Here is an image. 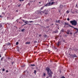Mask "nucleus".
Masks as SVG:
<instances>
[{
	"label": "nucleus",
	"instance_id": "3c124183",
	"mask_svg": "<svg viewBox=\"0 0 78 78\" xmlns=\"http://www.w3.org/2000/svg\"><path fill=\"white\" fill-rule=\"evenodd\" d=\"M22 2H23V1H24L23 0H22Z\"/></svg>",
	"mask_w": 78,
	"mask_h": 78
},
{
	"label": "nucleus",
	"instance_id": "49530a36",
	"mask_svg": "<svg viewBox=\"0 0 78 78\" xmlns=\"http://www.w3.org/2000/svg\"><path fill=\"white\" fill-rule=\"evenodd\" d=\"M28 5H30V3H28Z\"/></svg>",
	"mask_w": 78,
	"mask_h": 78
},
{
	"label": "nucleus",
	"instance_id": "9d476101",
	"mask_svg": "<svg viewBox=\"0 0 78 78\" xmlns=\"http://www.w3.org/2000/svg\"><path fill=\"white\" fill-rule=\"evenodd\" d=\"M60 43H61V42L60 41L58 42L57 44V46L58 47H59V44H60Z\"/></svg>",
	"mask_w": 78,
	"mask_h": 78
},
{
	"label": "nucleus",
	"instance_id": "052dcab7",
	"mask_svg": "<svg viewBox=\"0 0 78 78\" xmlns=\"http://www.w3.org/2000/svg\"><path fill=\"white\" fill-rule=\"evenodd\" d=\"M58 30L59 29V28H58Z\"/></svg>",
	"mask_w": 78,
	"mask_h": 78
},
{
	"label": "nucleus",
	"instance_id": "aec40b11",
	"mask_svg": "<svg viewBox=\"0 0 78 78\" xmlns=\"http://www.w3.org/2000/svg\"><path fill=\"white\" fill-rule=\"evenodd\" d=\"M8 60H9V61H10V60H11V58L8 57Z\"/></svg>",
	"mask_w": 78,
	"mask_h": 78
},
{
	"label": "nucleus",
	"instance_id": "0eeeda50",
	"mask_svg": "<svg viewBox=\"0 0 78 78\" xmlns=\"http://www.w3.org/2000/svg\"><path fill=\"white\" fill-rule=\"evenodd\" d=\"M6 45H11V44L10 43L8 42L6 44Z\"/></svg>",
	"mask_w": 78,
	"mask_h": 78
},
{
	"label": "nucleus",
	"instance_id": "1a4fd4ad",
	"mask_svg": "<svg viewBox=\"0 0 78 78\" xmlns=\"http://www.w3.org/2000/svg\"><path fill=\"white\" fill-rule=\"evenodd\" d=\"M69 58H74L73 55H70V56L69 57Z\"/></svg>",
	"mask_w": 78,
	"mask_h": 78
},
{
	"label": "nucleus",
	"instance_id": "f03ea898",
	"mask_svg": "<svg viewBox=\"0 0 78 78\" xmlns=\"http://www.w3.org/2000/svg\"><path fill=\"white\" fill-rule=\"evenodd\" d=\"M70 23L72 24V25L76 26L77 25V22L75 20H71L70 21Z\"/></svg>",
	"mask_w": 78,
	"mask_h": 78
},
{
	"label": "nucleus",
	"instance_id": "473e14b6",
	"mask_svg": "<svg viewBox=\"0 0 78 78\" xmlns=\"http://www.w3.org/2000/svg\"><path fill=\"white\" fill-rule=\"evenodd\" d=\"M67 20H68V21H69V20H70V19H69V18H68Z\"/></svg>",
	"mask_w": 78,
	"mask_h": 78
},
{
	"label": "nucleus",
	"instance_id": "58836bf2",
	"mask_svg": "<svg viewBox=\"0 0 78 78\" xmlns=\"http://www.w3.org/2000/svg\"><path fill=\"white\" fill-rule=\"evenodd\" d=\"M72 14H74V12H72Z\"/></svg>",
	"mask_w": 78,
	"mask_h": 78
},
{
	"label": "nucleus",
	"instance_id": "bb28decb",
	"mask_svg": "<svg viewBox=\"0 0 78 78\" xmlns=\"http://www.w3.org/2000/svg\"><path fill=\"white\" fill-rule=\"evenodd\" d=\"M45 11H43L42 12L43 13H45Z\"/></svg>",
	"mask_w": 78,
	"mask_h": 78
},
{
	"label": "nucleus",
	"instance_id": "6e6d98bb",
	"mask_svg": "<svg viewBox=\"0 0 78 78\" xmlns=\"http://www.w3.org/2000/svg\"><path fill=\"white\" fill-rule=\"evenodd\" d=\"M46 78H48V77H47Z\"/></svg>",
	"mask_w": 78,
	"mask_h": 78
},
{
	"label": "nucleus",
	"instance_id": "79ce46f5",
	"mask_svg": "<svg viewBox=\"0 0 78 78\" xmlns=\"http://www.w3.org/2000/svg\"><path fill=\"white\" fill-rule=\"evenodd\" d=\"M75 12H76V13H78V12H77V11H76Z\"/></svg>",
	"mask_w": 78,
	"mask_h": 78
},
{
	"label": "nucleus",
	"instance_id": "a211bd4d",
	"mask_svg": "<svg viewBox=\"0 0 78 78\" xmlns=\"http://www.w3.org/2000/svg\"><path fill=\"white\" fill-rule=\"evenodd\" d=\"M31 66H35V64H31L30 65Z\"/></svg>",
	"mask_w": 78,
	"mask_h": 78
},
{
	"label": "nucleus",
	"instance_id": "f3484780",
	"mask_svg": "<svg viewBox=\"0 0 78 78\" xmlns=\"http://www.w3.org/2000/svg\"><path fill=\"white\" fill-rule=\"evenodd\" d=\"M69 12H70V11H69V10H67L66 11V13H67V14H69Z\"/></svg>",
	"mask_w": 78,
	"mask_h": 78
},
{
	"label": "nucleus",
	"instance_id": "4c0bfd02",
	"mask_svg": "<svg viewBox=\"0 0 78 78\" xmlns=\"http://www.w3.org/2000/svg\"><path fill=\"white\" fill-rule=\"evenodd\" d=\"M42 35H41V34H39V37H40V36H41Z\"/></svg>",
	"mask_w": 78,
	"mask_h": 78
},
{
	"label": "nucleus",
	"instance_id": "6e6552de",
	"mask_svg": "<svg viewBox=\"0 0 78 78\" xmlns=\"http://www.w3.org/2000/svg\"><path fill=\"white\" fill-rule=\"evenodd\" d=\"M63 7V5H61L59 6V8L61 9H62V8Z\"/></svg>",
	"mask_w": 78,
	"mask_h": 78
},
{
	"label": "nucleus",
	"instance_id": "cd10ccee",
	"mask_svg": "<svg viewBox=\"0 0 78 78\" xmlns=\"http://www.w3.org/2000/svg\"><path fill=\"white\" fill-rule=\"evenodd\" d=\"M48 12H45L44 13V14H45V15H47V14H48Z\"/></svg>",
	"mask_w": 78,
	"mask_h": 78
},
{
	"label": "nucleus",
	"instance_id": "c9c22d12",
	"mask_svg": "<svg viewBox=\"0 0 78 78\" xmlns=\"http://www.w3.org/2000/svg\"><path fill=\"white\" fill-rule=\"evenodd\" d=\"M0 18H2V15H0Z\"/></svg>",
	"mask_w": 78,
	"mask_h": 78
},
{
	"label": "nucleus",
	"instance_id": "4be33fe9",
	"mask_svg": "<svg viewBox=\"0 0 78 78\" xmlns=\"http://www.w3.org/2000/svg\"><path fill=\"white\" fill-rule=\"evenodd\" d=\"M18 44H19V42H16V45H18Z\"/></svg>",
	"mask_w": 78,
	"mask_h": 78
},
{
	"label": "nucleus",
	"instance_id": "e433bc0d",
	"mask_svg": "<svg viewBox=\"0 0 78 78\" xmlns=\"http://www.w3.org/2000/svg\"><path fill=\"white\" fill-rule=\"evenodd\" d=\"M49 27H50L49 26H48L46 27V28H49Z\"/></svg>",
	"mask_w": 78,
	"mask_h": 78
},
{
	"label": "nucleus",
	"instance_id": "bf43d9fd",
	"mask_svg": "<svg viewBox=\"0 0 78 78\" xmlns=\"http://www.w3.org/2000/svg\"><path fill=\"white\" fill-rule=\"evenodd\" d=\"M70 34H72V33H70Z\"/></svg>",
	"mask_w": 78,
	"mask_h": 78
},
{
	"label": "nucleus",
	"instance_id": "f257e3e1",
	"mask_svg": "<svg viewBox=\"0 0 78 78\" xmlns=\"http://www.w3.org/2000/svg\"><path fill=\"white\" fill-rule=\"evenodd\" d=\"M46 70L47 71V73L49 75V77L51 78L52 77V75H53V73L51 71V70L50 69V68L48 67L46 68Z\"/></svg>",
	"mask_w": 78,
	"mask_h": 78
},
{
	"label": "nucleus",
	"instance_id": "9b49d317",
	"mask_svg": "<svg viewBox=\"0 0 78 78\" xmlns=\"http://www.w3.org/2000/svg\"><path fill=\"white\" fill-rule=\"evenodd\" d=\"M56 23H60V20H58V21H56Z\"/></svg>",
	"mask_w": 78,
	"mask_h": 78
},
{
	"label": "nucleus",
	"instance_id": "20e7f679",
	"mask_svg": "<svg viewBox=\"0 0 78 78\" xmlns=\"http://www.w3.org/2000/svg\"><path fill=\"white\" fill-rule=\"evenodd\" d=\"M64 25H69V27H71V28H73V27L70 25L69 24V23H68L65 22V23H64Z\"/></svg>",
	"mask_w": 78,
	"mask_h": 78
},
{
	"label": "nucleus",
	"instance_id": "72a5a7b5",
	"mask_svg": "<svg viewBox=\"0 0 78 78\" xmlns=\"http://www.w3.org/2000/svg\"><path fill=\"white\" fill-rule=\"evenodd\" d=\"M2 71H3V72H4V71H5V69H2Z\"/></svg>",
	"mask_w": 78,
	"mask_h": 78
},
{
	"label": "nucleus",
	"instance_id": "412c9836",
	"mask_svg": "<svg viewBox=\"0 0 78 78\" xmlns=\"http://www.w3.org/2000/svg\"><path fill=\"white\" fill-rule=\"evenodd\" d=\"M2 14H3V15H4V16H5V13H4V12H2Z\"/></svg>",
	"mask_w": 78,
	"mask_h": 78
},
{
	"label": "nucleus",
	"instance_id": "e2e57ef3",
	"mask_svg": "<svg viewBox=\"0 0 78 78\" xmlns=\"http://www.w3.org/2000/svg\"><path fill=\"white\" fill-rule=\"evenodd\" d=\"M12 64H13V63H12Z\"/></svg>",
	"mask_w": 78,
	"mask_h": 78
},
{
	"label": "nucleus",
	"instance_id": "4468645a",
	"mask_svg": "<svg viewBox=\"0 0 78 78\" xmlns=\"http://www.w3.org/2000/svg\"><path fill=\"white\" fill-rule=\"evenodd\" d=\"M5 58L4 57H3L1 59V61H3V59Z\"/></svg>",
	"mask_w": 78,
	"mask_h": 78
},
{
	"label": "nucleus",
	"instance_id": "4d7b16f0",
	"mask_svg": "<svg viewBox=\"0 0 78 78\" xmlns=\"http://www.w3.org/2000/svg\"><path fill=\"white\" fill-rule=\"evenodd\" d=\"M0 58H1V55H0Z\"/></svg>",
	"mask_w": 78,
	"mask_h": 78
},
{
	"label": "nucleus",
	"instance_id": "2eb2a0df",
	"mask_svg": "<svg viewBox=\"0 0 78 78\" xmlns=\"http://www.w3.org/2000/svg\"><path fill=\"white\" fill-rule=\"evenodd\" d=\"M54 3H55V2H51V5H53V4H54Z\"/></svg>",
	"mask_w": 78,
	"mask_h": 78
},
{
	"label": "nucleus",
	"instance_id": "ddd939ff",
	"mask_svg": "<svg viewBox=\"0 0 78 78\" xmlns=\"http://www.w3.org/2000/svg\"><path fill=\"white\" fill-rule=\"evenodd\" d=\"M61 32H64V29H62L61 30Z\"/></svg>",
	"mask_w": 78,
	"mask_h": 78
},
{
	"label": "nucleus",
	"instance_id": "8fccbe9b",
	"mask_svg": "<svg viewBox=\"0 0 78 78\" xmlns=\"http://www.w3.org/2000/svg\"><path fill=\"white\" fill-rule=\"evenodd\" d=\"M56 25H57V26H58V24H56Z\"/></svg>",
	"mask_w": 78,
	"mask_h": 78
},
{
	"label": "nucleus",
	"instance_id": "864d4df0",
	"mask_svg": "<svg viewBox=\"0 0 78 78\" xmlns=\"http://www.w3.org/2000/svg\"><path fill=\"white\" fill-rule=\"evenodd\" d=\"M27 25V24H24V25Z\"/></svg>",
	"mask_w": 78,
	"mask_h": 78
},
{
	"label": "nucleus",
	"instance_id": "393cba45",
	"mask_svg": "<svg viewBox=\"0 0 78 78\" xmlns=\"http://www.w3.org/2000/svg\"><path fill=\"white\" fill-rule=\"evenodd\" d=\"M2 24H0V28H2Z\"/></svg>",
	"mask_w": 78,
	"mask_h": 78
},
{
	"label": "nucleus",
	"instance_id": "2f4dec72",
	"mask_svg": "<svg viewBox=\"0 0 78 78\" xmlns=\"http://www.w3.org/2000/svg\"><path fill=\"white\" fill-rule=\"evenodd\" d=\"M20 6H21V4H20L19 5H18V7H20Z\"/></svg>",
	"mask_w": 78,
	"mask_h": 78
},
{
	"label": "nucleus",
	"instance_id": "39448f33",
	"mask_svg": "<svg viewBox=\"0 0 78 78\" xmlns=\"http://www.w3.org/2000/svg\"><path fill=\"white\" fill-rule=\"evenodd\" d=\"M51 6V2H49L44 5V6Z\"/></svg>",
	"mask_w": 78,
	"mask_h": 78
},
{
	"label": "nucleus",
	"instance_id": "37998d69",
	"mask_svg": "<svg viewBox=\"0 0 78 78\" xmlns=\"http://www.w3.org/2000/svg\"><path fill=\"white\" fill-rule=\"evenodd\" d=\"M63 41L64 42H65V40H63Z\"/></svg>",
	"mask_w": 78,
	"mask_h": 78
},
{
	"label": "nucleus",
	"instance_id": "b1692460",
	"mask_svg": "<svg viewBox=\"0 0 78 78\" xmlns=\"http://www.w3.org/2000/svg\"><path fill=\"white\" fill-rule=\"evenodd\" d=\"M44 7H43L41 8V10L43 9H44Z\"/></svg>",
	"mask_w": 78,
	"mask_h": 78
},
{
	"label": "nucleus",
	"instance_id": "603ef678",
	"mask_svg": "<svg viewBox=\"0 0 78 78\" xmlns=\"http://www.w3.org/2000/svg\"><path fill=\"white\" fill-rule=\"evenodd\" d=\"M39 3L40 4H41V2H39Z\"/></svg>",
	"mask_w": 78,
	"mask_h": 78
},
{
	"label": "nucleus",
	"instance_id": "5701e85b",
	"mask_svg": "<svg viewBox=\"0 0 78 78\" xmlns=\"http://www.w3.org/2000/svg\"><path fill=\"white\" fill-rule=\"evenodd\" d=\"M74 55V57H77V56H76V55Z\"/></svg>",
	"mask_w": 78,
	"mask_h": 78
},
{
	"label": "nucleus",
	"instance_id": "5fc2aeb1",
	"mask_svg": "<svg viewBox=\"0 0 78 78\" xmlns=\"http://www.w3.org/2000/svg\"><path fill=\"white\" fill-rule=\"evenodd\" d=\"M35 47H36V48H37V46H35Z\"/></svg>",
	"mask_w": 78,
	"mask_h": 78
},
{
	"label": "nucleus",
	"instance_id": "f704fd0d",
	"mask_svg": "<svg viewBox=\"0 0 78 78\" xmlns=\"http://www.w3.org/2000/svg\"><path fill=\"white\" fill-rule=\"evenodd\" d=\"M16 12H19V10H16Z\"/></svg>",
	"mask_w": 78,
	"mask_h": 78
},
{
	"label": "nucleus",
	"instance_id": "7ed1b4c3",
	"mask_svg": "<svg viewBox=\"0 0 78 78\" xmlns=\"http://www.w3.org/2000/svg\"><path fill=\"white\" fill-rule=\"evenodd\" d=\"M32 22H34L33 21H26L24 23H26V24H27L28 25H31V24L27 23H32Z\"/></svg>",
	"mask_w": 78,
	"mask_h": 78
},
{
	"label": "nucleus",
	"instance_id": "13d9d810",
	"mask_svg": "<svg viewBox=\"0 0 78 78\" xmlns=\"http://www.w3.org/2000/svg\"><path fill=\"white\" fill-rule=\"evenodd\" d=\"M51 25H53V24H52Z\"/></svg>",
	"mask_w": 78,
	"mask_h": 78
},
{
	"label": "nucleus",
	"instance_id": "680f3d73",
	"mask_svg": "<svg viewBox=\"0 0 78 78\" xmlns=\"http://www.w3.org/2000/svg\"><path fill=\"white\" fill-rule=\"evenodd\" d=\"M55 32V33H56V32Z\"/></svg>",
	"mask_w": 78,
	"mask_h": 78
},
{
	"label": "nucleus",
	"instance_id": "7c9ffc66",
	"mask_svg": "<svg viewBox=\"0 0 78 78\" xmlns=\"http://www.w3.org/2000/svg\"><path fill=\"white\" fill-rule=\"evenodd\" d=\"M34 43H37V41H34Z\"/></svg>",
	"mask_w": 78,
	"mask_h": 78
},
{
	"label": "nucleus",
	"instance_id": "09e8293b",
	"mask_svg": "<svg viewBox=\"0 0 78 78\" xmlns=\"http://www.w3.org/2000/svg\"><path fill=\"white\" fill-rule=\"evenodd\" d=\"M20 2H21L22 1V0H19Z\"/></svg>",
	"mask_w": 78,
	"mask_h": 78
},
{
	"label": "nucleus",
	"instance_id": "dca6fc26",
	"mask_svg": "<svg viewBox=\"0 0 78 78\" xmlns=\"http://www.w3.org/2000/svg\"><path fill=\"white\" fill-rule=\"evenodd\" d=\"M19 47H17V51H19Z\"/></svg>",
	"mask_w": 78,
	"mask_h": 78
},
{
	"label": "nucleus",
	"instance_id": "6ab92c4d",
	"mask_svg": "<svg viewBox=\"0 0 78 78\" xmlns=\"http://www.w3.org/2000/svg\"><path fill=\"white\" fill-rule=\"evenodd\" d=\"M46 75V74H45V73H43V76H45Z\"/></svg>",
	"mask_w": 78,
	"mask_h": 78
},
{
	"label": "nucleus",
	"instance_id": "de8ad7c7",
	"mask_svg": "<svg viewBox=\"0 0 78 78\" xmlns=\"http://www.w3.org/2000/svg\"><path fill=\"white\" fill-rule=\"evenodd\" d=\"M76 6L77 7H78V6H77V4H76Z\"/></svg>",
	"mask_w": 78,
	"mask_h": 78
},
{
	"label": "nucleus",
	"instance_id": "c85d7f7f",
	"mask_svg": "<svg viewBox=\"0 0 78 78\" xmlns=\"http://www.w3.org/2000/svg\"><path fill=\"white\" fill-rule=\"evenodd\" d=\"M47 37V35L45 34L44 35V37Z\"/></svg>",
	"mask_w": 78,
	"mask_h": 78
},
{
	"label": "nucleus",
	"instance_id": "a19ab883",
	"mask_svg": "<svg viewBox=\"0 0 78 78\" xmlns=\"http://www.w3.org/2000/svg\"><path fill=\"white\" fill-rule=\"evenodd\" d=\"M8 72V70H7L6 71V72Z\"/></svg>",
	"mask_w": 78,
	"mask_h": 78
},
{
	"label": "nucleus",
	"instance_id": "f8f14e48",
	"mask_svg": "<svg viewBox=\"0 0 78 78\" xmlns=\"http://www.w3.org/2000/svg\"><path fill=\"white\" fill-rule=\"evenodd\" d=\"M31 43H30V42H26V44H30Z\"/></svg>",
	"mask_w": 78,
	"mask_h": 78
},
{
	"label": "nucleus",
	"instance_id": "c756f323",
	"mask_svg": "<svg viewBox=\"0 0 78 78\" xmlns=\"http://www.w3.org/2000/svg\"><path fill=\"white\" fill-rule=\"evenodd\" d=\"M36 73V70H35L34 71V73Z\"/></svg>",
	"mask_w": 78,
	"mask_h": 78
},
{
	"label": "nucleus",
	"instance_id": "a18cd8bd",
	"mask_svg": "<svg viewBox=\"0 0 78 78\" xmlns=\"http://www.w3.org/2000/svg\"><path fill=\"white\" fill-rule=\"evenodd\" d=\"M47 21H48V20H46V21L47 22Z\"/></svg>",
	"mask_w": 78,
	"mask_h": 78
},
{
	"label": "nucleus",
	"instance_id": "423d86ee",
	"mask_svg": "<svg viewBox=\"0 0 78 78\" xmlns=\"http://www.w3.org/2000/svg\"><path fill=\"white\" fill-rule=\"evenodd\" d=\"M73 28H74V30H77V31H76L75 33H77L78 32V29H77V28H76L75 27H72Z\"/></svg>",
	"mask_w": 78,
	"mask_h": 78
},
{
	"label": "nucleus",
	"instance_id": "c03bdc74",
	"mask_svg": "<svg viewBox=\"0 0 78 78\" xmlns=\"http://www.w3.org/2000/svg\"><path fill=\"white\" fill-rule=\"evenodd\" d=\"M67 33L68 34H69V32H67Z\"/></svg>",
	"mask_w": 78,
	"mask_h": 78
},
{
	"label": "nucleus",
	"instance_id": "a878e982",
	"mask_svg": "<svg viewBox=\"0 0 78 78\" xmlns=\"http://www.w3.org/2000/svg\"><path fill=\"white\" fill-rule=\"evenodd\" d=\"M24 30H25L24 29H23L21 30V31H23Z\"/></svg>",
	"mask_w": 78,
	"mask_h": 78
},
{
	"label": "nucleus",
	"instance_id": "ea45409f",
	"mask_svg": "<svg viewBox=\"0 0 78 78\" xmlns=\"http://www.w3.org/2000/svg\"><path fill=\"white\" fill-rule=\"evenodd\" d=\"M22 21H23L24 22H25V20H22Z\"/></svg>",
	"mask_w": 78,
	"mask_h": 78
}]
</instances>
